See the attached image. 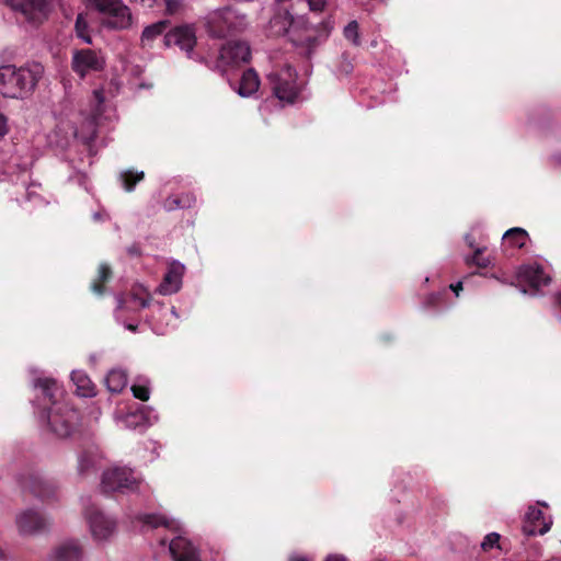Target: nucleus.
<instances>
[{
    "instance_id": "obj_1",
    "label": "nucleus",
    "mask_w": 561,
    "mask_h": 561,
    "mask_svg": "<svg viewBox=\"0 0 561 561\" xmlns=\"http://www.w3.org/2000/svg\"><path fill=\"white\" fill-rule=\"evenodd\" d=\"M36 386L42 389L44 401L50 403L46 411L50 431L59 437L70 436L78 427L80 412L69 402L58 400L62 391L53 379H38Z\"/></svg>"
},
{
    "instance_id": "obj_2",
    "label": "nucleus",
    "mask_w": 561,
    "mask_h": 561,
    "mask_svg": "<svg viewBox=\"0 0 561 561\" xmlns=\"http://www.w3.org/2000/svg\"><path fill=\"white\" fill-rule=\"evenodd\" d=\"M43 75L44 67L39 62H28L20 68L13 65L2 66L0 93L5 98L24 99L34 92Z\"/></svg>"
},
{
    "instance_id": "obj_3",
    "label": "nucleus",
    "mask_w": 561,
    "mask_h": 561,
    "mask_svg": "<svg viewBox=\"0 0 561 561\" xmlns=\"http://www.w3.org/2000/svg\"><path fill=\"white\" fill-rule=\"evenodd\" d=\"M273 94L282 102L295 103L299 95L297 72L291 66L273 71L267 76Z\"/></svg>"
},
{
    "instance_id": "obj_4",
    "label": "nucleus",
    "mask_w": 561,
    "mask_h": 561,
    "mask_svg": "<svg viewBox=\"0 0 561 561\" xmlns=\"http://www.w3.org/2000/svg\"><path fill=\"white\" fill-rule=\"evenodd\" d=\"M250 59L251 48L247 42L229 41L221 46L213 69L225 75L228 68L248 64Z\"/></svg>"
},
{
    "instance_id": "obj_5",
    "label": "nucleus",
    "mask_w": 561,
    "mask_h": 561,
    "mask_svg": "<svg viewBox=\"0 0 561 561\" xmlns=\"http://www.w3.org/2000/svg\"><path fill=\"white\" fill-rule=\"evenodd\" d=\"M140 481L134 476V471L125 467H116L105 471L102 476V490L111 492H134L138 490Z\"/></svg>"
},
{
    "instance_id": "obj_6",
    "label": "nucleus",
    "mask_w": 561,
    "mask_h": 561,
    "mask_svg": "<svg viewBox=\"0 0 561 561\" xmlns=\"http://www.w3.org/2000/svg\"><path fill=\"white\" fill-rule=\"evenodd\" d=\"M19 484L24 492H30L42 501H49L56 496L57 486L50 480H44L38 472L28 470L19 476Z\"/></svg>"
},
{
    "instance_id": "obj_7",
    "label": "nucleus",
    "mask_w": 561,
    "mask_h": 561,
    "mask_svg": "<svg viewBox=\"0 0 561 561\" xmlns=\"http://www.w3.org/2000/svg\"><path fill=\"white\" fill-rule=\"evenodd\" d=\"M85 518L90 526L92 537L95 540H107L116 530V520L106 516L96 506L91 505L85 508Z\"/></svg>"
},
{
    "instance_id": "obj_8",
    "label": "nucleus",
    "mask_w": 561,
    "mask_h": 561,
    "mask_svg": "<svg viewBox=\"0 0 561 561\" xmlns=\"http://www.w3.org/2000/svg\"><path fill=\"white\" fill-rule=\"evenodd\" d=\"M236 14L230 8L210 12L206 18V30L211 37L224 38L236 27Z\"/></svg>"
},
{
    "instance_id": "obj_9",
    "label": "nucleus",
    "mask_w": 561,
    "mask_h": 561,
    "mask_svg": "<svg viewBox=\"0 0 561 561\" xmlns=\"http://www.w3.org/2000/svg\"><path fill=\"white\" fill-rule=\"evenodd\" d=\"M71 68L77 75L83 78L91 71L103 70L104 59L92 49H78L73 53Z\"/></svg>"
},
{
    "instance_id": "obj_10",
    "label": "nucleus",
    "mask_w": 561,
    "mask_h": 561,
    "mask_svg": "<svg viewBox=\"0 0 561 561\" xmlns=\"http://www.w3.org/2000/svg\"><path fill=\"white\" fill-rule=\"evenodd\" d=\"M164 43L167 46H178L191 58L197 43L195 28L192 25L176 26L164 35Z\"/></svg>"
},
{
    "instance_id": "obj_11",
    "label": "nucleus",
    "mask_w": 561,
    "mask_h": 561,
    "mask_svg": "<svg viewBox=\"0 0 561 561\" xmlns=\"http://www.w3.org/2000/svg\"><path fill=\"white\" fill-rule=\"evenodd\" d=\"M51 0H4L13 10L20 11L33 22H41L49 11Z\"/></svg>"
},
{
    "instance_id": "obj_12",
    "label": "nucleus",
    "mask_w": 561,
    "mask_h": 561,
    "mask_svg": "<svg viewBox=\"0 0 561 561\" xmlns=\"http://www.w3.org/2000/svg\"><path fill=\"white\" fill-rule=\"evenodd\" d=\"M16 525L22 535H37L46 531L50 523L42 513L25 510L16 516Z\"/></svg>"
},
{
    "instance_id": "obj_13",
    "label": "nucleus",
    "mask_w": 561,
    "mask_h": 561,
    "mask_svg": "<svg viewBox=\"0 0 561 561\" xmlns=\"http://www.w3.org/2000/svg\"><path fill=\"white\" fill-rule=\"evenodd\" d=\"M151 295L141 285L133 286L127 295L117 298V310L139 311L149 307Z\"/></svg>"
},
{
    "instance_id": "obj_14",
    "label": "nucleus",
    "mask_w": 561,
    "mask_h": 561,
    "mask_svg": "<svg viewBox=\"0 0 561 561\" xmlns=\"http://www.w3.org/2000/svg\"><path fill=\"white\" fill-rule=\"evenodd\" d=\"M551 522H546L543 512L537 507H529L524 523L523 533L526 536L545 535L550 530Z\"/></svg>"
},
{
    "instance_id": "obj_15",
    "label": "nucleus",
    "mask_w": 561,
    "mask_h": 561,
    "mask_svg": "<svg viewBox=\"0 0 561 561\" xmlns=\"http://www.w3.org/2000/svg\"><path fill=\"white\" fill-rule=\"evenodd\" d=\"M169 550L174 561H199L195 547L182 536L170 541Z\"/></svg>"
},
{
    "instance_id": "obj_16",
    "label": "nucleus",
    "mask_w": 561,
    "mask_h": 561,
    "mask_svg": "<svg viewBox=\"0 0 561 561\" xmlns=\"http://www.w3.org/2000/svg\"><path fill=\"white\" fill-rule=\"evenodd\" d=\"M184 266L180 263H172L165 273L158 290L161 295H172L180 290Z\"/></svg>"
},
{
    "instance_id": "obj_17",
    "label": "nucleus",
    "mask_w": 561,
    "mask_h": 561,
    "mask_svg": "<svg viewBox=\"0 0 561 561\" xmlns=\"http://www.w3.org/2000/svg\"><path fill=\"white\" fill-rule=\"evenodd\" d=\"M518 279L522 283L528 284L534 289H539L550 282V277L545 274L540 265H525L522 266L517 273Z\"/></svg>"
},
{
    "instance_id": "obj_18",
    "label": "nucleus",
    "mask_w": 561,
    "mask_h": 561,
    "mask_svg": "<svg viewBox=\"0 0 561 561\" xmlns=\"http://www.w3.org/2000/svg\"><path fill=\"white\" fill-rule=\"evenodd\" d=\"M83 550L76 540H69L59 545L53 552L50 561H81Z\"/></svg>"
},
{
    "instance_id": "obj_19",
    "label": "nucleus",
    "mask_w": 561,
    "mask_h": 561,
    "mask_svg": "<svg viewBox=\"0 0 561 561\" xmlns=\"http://www.w3.org/2000/svg\"><path fill=\"white\" fill-rule=\"evenodd\" d=\"M131 13L128 7L123 3L107 13L103 24L108 28L124 30L131 25Z\"/></svg>"
},
{
    "instance_id": "obj_20",
    "label": "nucleus",
    "mask_w": 561,
    "mask_h": 561,
    "mask_svg": "<svg viewBox=\"0 0 561 561\" xmlns=\"http://www.w3.org/2000/svg\"><path fill=\"white\" fill-rule=\"evenodd\" d=\"M260 88V78L253 68L247 69L239 81L236 89L237 93L242 98H248L254 94Z\"/></svg>"
},
{
    "instance_id": "obj_21",
    "label": "nucleus",
    "mask_w": 561,
    "mask_h": 561,
    "mask_svg": "<svg viewBox=\"0 0 561 561\" xmlns=\"http://www.w3.org/2000/svg\"><path fill=\"white\" fill-rule=\"evenodd\" d=\"M294 23V18L289 11L284 10L274 14L270 21V31L275 36L285 35Z\"/></svg>"
},
{
    "instance_id": "obj_22",
    "label": "nucleus",
    "mask_w": 561,
    "mask_h": 561,
    "mask_svg": "<svg viewBox=\"0 0 561 561\" xmlns=\"http://www.w3.org/2000/svg\"><path fill=\"white\" fill-rule=\"evenodd\" d=\"M71 380L77 387V393L84 398H91L96 394L95 392V386L89 378V376L81 371V370H75L71 374Z\"/></svg>"
},
{
    "instance_id": "obj_23",
    "label": "nucleus",
    "mask_w": 561,
    "mask_h": 561,
    "mask_svg": "<svg viewBox=\"0 0 561 561\" xmlns=\"http://www.w3.org/2000/svg\"><path fill=\"white\" fill-rule=\"evenodd\" d=\"M196 198L191 193H183L180 195H171L167 197L163 202V208L167 211H172L175 209H184L191 208L194 206Z\"/></svg>"
},
{
    "instance_id": "obj_24",
    "label": "nucleus",
    "mask_w": 561,
    "mask_h": 561,
    "mask_svg": "<svg viewBox=\"0 0 561 561\" xmlns=\"http://www.w3.org/2000/svg\"><path fill=\"white\" fill-rule=\"evenodd\" d=\"M113 272L110 265L102 263L98 270V277L91 283L90 289L101 296L105 293V284L111 280Z\"/></svg>"
},
{
    "instance_id": "obj_25",
    "label": "nucleus",
    "mask_w": 561,
    "mask_h": 561,
    "mask_svg": "<svg viewBox=\"0 0 561 561\" xmlns=\"http://www.w3.org/2000/svg\"><path fill=\"white\" fill-rule=\"evenodd\" d=\"M527 239L528 232L525 229L517 227L508 229L503 236L504 244H508L514 249L524 248Z\"/></svg>"
},
{
    "instance_id": "obj_26",
    "label": "nucleus",
    "mask_w": 561,
    "mask_h": 561,
    "mask_svg": "<svg viewBox=\"0 0 561 561\" xmlns=\"http://www.w3.org/2000/svg\"><path fill=\"white\" fill-rule=\"evenodd\" d=\"M107 389L113 393L121 392L126 383V375L121 370H111L105 378Z\"/></svg>"
},
{
    "instance_id": "obj_27",
    "label": "nucleus",
    "mask_w": 561,
    "mask_h": 561,
    "mask_svg": "<svg viewBox=\"0 0 561 561\" xmlns=\"http://www.w3.org/2000/svg\"><path fill=\"white\" fill-rule=\"evenodd\" d=\"M96 465V455L92 450H84L78 458V471L81 476L94 470Z\"/></svg>"
},
{
    "instance_id": "obj_28",
    "label": "nucleus",
    "mask_w": 561,
    "mask_h": 561,
    "mask_svg": "<svg viewBox=\"0 0 561 561\" xmlns=\"http://www.w3.org/2000/svg\"><path fill=\"white\" fill-rule=\"evenodd\" d=\"M145 179V173L142 171L136 172L133 170H127L121 173L122 184L125 191L131 192L135 186Z\"/></svg>"
},
{
    "instance_id": "obj_29",
    "label": "nucleus",
    "mask_w": 561,
    "mask_h": 561,
    "mask_svg": "<svg viewBox=\"0 0 561 561\" xmlns=\"http://www.w3.org/2000/svg\"><path fill=\"white\" fill-rule=\"evenodd\" d=\"M169 26V21H159L157 23H153L147 27H145L141 41L142 43L153 41L157 36L161 35L165 32V30Z\"/></svg>"
},
{
    "instance_id": "obj_30",
    "label": "nucleus",
    "mask_w": 561,
    "mask_h": 561,
    "mask_svg": "<svg viewBox=\"0 0 561 561\" xmlns=\"http://www.w3.org/2000/svg\"><path fill=\"white\" fill-rule=\"evenodd\" d=\"M141 522L145 524V525H148L152 528H157L159 526H163L168 529H172L173 526H174V522L171 520V519H168L165 516L163 515H158V514H147V515H144L141 517Z\"/></svg>"
},
{
    "instance_id": "obj_31",
    "label": "nucleus",
    "mask_w": 561,
    "mask_h": 561,
    "mask_svg": "<svg viewBox=\"0 0 561 561\" xmlns=\"http://www.w3.org/2000/svg\"><path fill=\"white\" fill-rule=\"evenodd\" d=\"M88 22L82 13L76 19L75 30L78 37L82 38L87 44H91L92 39L88 33Z\"/></svg>"
},
{
    "instance_id": "obj_32",
    "label": "nucleus",
    "mask_w": 561,
    "mask_h": 561,
    "mask_svg": "<svg viewBox=\"0 0 561 561\" xmlns=\"http://www.w3.org/2000/svg\"><path fill=\"white\" fill-rule=\"evenodd\" d=\"M483 249L478 248L471 256L466 259L468 265H477L479 268H486L490 265V260L482 255Z\"/></svg>"
},
{
    "instance_id": "obj_33",
    "label": "nucleus",
    "mask_w": 561,
    "mask_h": 561,
    "mask_svg": "<svg viewBox=\"0 0 561 561\" xmlns=\"http://www.w3.org/2000/svg\"><path fill=\"white\" fill-rule=\"evenodd\" d=\"M358 28H359V26H358L357 21H351L344 27V32H343L345 38L351 41L355 46H359L360 45Z\"/></svg>"
},
{
    "instance_id": "obj_34",
    "label": "nucleus",
    "mask_w": 561,
    "mask_h": 561,
    "mask_svg": "<svg viewBox=\"0 0 561 561\" xmlns=\"http://www.w3.org/2000/svg\"><path fill=\"white\" fill-rule=\"evenodd\" d=\"M500 539H501V536L500 534L497 533H490L488 534L482 542H481V549L484 551V552H488L490 551L491 549L493 548H499L501 549V546H500Z\"/></svg>"
},
{
    "instance_id": "obj_35",
    "label": "nucleus",
    "mask_w": 561,
    "mask_h": 561,
    "mask_svg": "<svg viewBox=\"0 0 561 561\" xmlns=\"http://www.w3.org/2000/svg\"><path fill=\"white\" fill-rule=\"evenodd\" d=\"M95 8L102 13H108L123 4L121 0H92Z\"/></svg>"
},
{
    "instance_id": "obj_36",
    "label": "nucleus",
    "mask_w": 561,
    "mask_h": 561,
    "mask_svg": "<svg viewBox=\"0 0 561 561\" xmlns=\"http://www.w3.org/2000/svg\"><path fill=\"white\" fill-rule=\"evenodd\" d=\"M131 392H133V396L140 400V401H148L149 400V397H150V390L147 386H144V385H134L131 387Z\"/></svg>"
},
{
    "instance_id": "obj_37",
    "label": "nucleus",
    "mask_w": 561,
    "mask_h": 561,
    "mask_svg": "<svg viewBox=\"0 0 561 561\" xmlns=\"http://www.w3.org/2000/svg\"><path fill=\"white\" fill-rule=\"evenodd\" d=\"M165 12L170 15L176 14L184 9L183 0H163Z\"/></svg>"
},
{
    "instance_id": "obj_38",
    "label": "nucleus",
    "mask_w": 561,
    "mask_h": 561,
    "mask_svg": "<svg viewBox=\"0 0 561 561\" xmlns=\"http://www.w3.org/2000/svg\"><path fill=\"white\" fill-rule=\"evenodd\" d=\"M312 12H322L325 9L327 0H307Z\"/></svg>"
},
{
    "instance_id": "obj_39",
    "label": "nucleus",
    "mask_w": 561,
    "mask_h": 561,
    "mask_svg": "<svg viewBox=\"0 0 561 561\" xmlns=\"http://www.w3.org/2000/svg\"><path fill=\"white\" fill-rule=\"evenodd\" d=\"M442 301V294L439 293H432L430 294L425 299V306L426 307H436Z\"/></svg>"
},
{
    "instance_id": "obj_40",
    "label": "nucleus",
    "mask_w": 561,
    "mask_h": 561,
    "mask_svg": "<svg viewBox=\"0 0 561 561\" xmlns=\"http://www.w3.org/2000/svg\"><path fill=\"white\" fill-rule=\"evenodd\" d=\"M334 21L331 20V18L325 19L320 23V30L319 33L328 36L333 28Z\"/></svg>"
},
{
    "instance_id": "obj_41",
    "label": "nucleus",
    "mask_w": 561,
    "mask_h": 561,
    "mask_svg": "<svg viewBox=\"0 0 561 561\" xmlns=\"http://www.w3.org/2000/svg\"><path fill=\"white\" fill-rule=\"evenodd\" d=\"M127 253L130 256H140V254H141L140 247L137 243H134L127 248Z\"/></svg>"
},
{
    "instance_id": "obj_42",
    "label": "nucleus",
    "mask_w": 561,
    "mask_h": 561,
    "mask_svg": "<svg viewBox=\"0 0 561 561\" xmlns=\"http://www.w3.org/2000/svg\"><path fill=\"white\" fill-rule=\"evenodd\" d=\"M7 133V118L3 114L0 113V137L4 136Z\"/></svg>"
},
{
    "instance_id": "obj_43",
    "label": "nucleus",
    "mask_w": 561,
    "mask_h": 561,
    "mask_svg": "<svg viewBox=\"0 0 561 561\" xmlns=\"http://www.w3.org/2000/svg\"><path fill=\"white\" fill-rule=\"evenodd\" d=\"M135 1L139 2L142 7L153 8L157 4L158 0H135Z\"/></svg>"
},
{
    "instance_id": "obj_44",
    "label": "nucleus",
    "mask_w": 561,
    "mask_h": 561,
    "mask_svg": "<svg viewBox=\"0 0 561 561\" xmlns=\"http://www.w3.org/2000/svg\"><path fill=\"white\" fill-rule=\"evenodd\" d=\"M324 561H347L345 557L341 554H330Z\"/></svg>"
},
{
    "instance_id": "obj_45",
    "label": "nucleus",
    "mask_w": 561,
    "mask_h": 561,
    "mask_svg": "<svg viewBox=\"0 0 561 561\" xmlns=\"http://www.w3.org/2000/svg\"><path fill=\"white\" fill-rule=\"evenodd\" d=\"M449 287L456 294V296H458L459 291L462 290V283L458 282L457 284H451Z\"/></svg>"
},
{
    "instance_id": "obj_46",
    "label": "nucleus",
    "mask_w": 561,
    "mask_h": 561,
    "mask_svg": "<svg viewBox=\"0 0 561 561\" xmlns=\"http://www.w3.org/2000/svg\"><path fill=\"white\" fill-rule=\"evenodd\" d=\"M289 561H309V560L302 556H293L289 558Z\"/></svg>"
},
{
    "instance_id": "obj_47",
    "label": "nucleus",
    "mask_w": 561,
    "mask_h": 561,
    "mask_svg": "<svg viewBox=\"0 0 561 561\" xmlns=\"http://www.w3.org/2000/svg\"><path fill=\"white\" fill-rule=\"evenodd\" d=\"M137 328H138V325H137V324H131V323H129V324H127V325H126V329H127V330H129V331H131V332H136V331H137Z\"/></svg>"
},
{
    "instance_id": "obj_48",
    "label": "nucleus",
    "mask_w": 561,
    "mask_h": 561,
    "mask_svg": "<svg viewBox=\"0 0 561 561\" xmlns=\"http://www.w3.org/2000/svg\"><path fill=\"white\" fill-rule=\"evenodd\" d=\"M556 302H557L558 307L561 309V294H558L556 296Z\"/></svg>"
},
{
    "instance_id": "obj_49",
    "label": "nucleus",
    "mask_w": 561,
    "mask_h": 561,
    "mask_svg": "<svg viewBox=\"0 0 561 561\" xmlns=\"http://www.w3.org/2000/svg\"><path fill=\"white\" fill-rule=\"evenodd\" d=\"M167 541H168V540H167L165 538H162V539L160 540V543H161L162 546H165V545H167Z\"/></svg>"
}]
</instances>
